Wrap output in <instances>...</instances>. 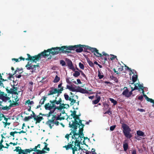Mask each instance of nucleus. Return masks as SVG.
Returning <instances> with one entry per match:
<instances>
[{"mask_svg": "<svg viewBox=\"0 0 154 154\" xmlns=\"http://www.w3.org/2000/svg\"><path fill=\"white\" fill-rule=\"evenodd\" d=\"M66 51V46L52 48L47 50H44L41 54H38L37 55L31 56L29 54H27L28 58L26 59V60H29L32 62H36L39 60L42 57H45L49 56H51L57 55L63 51Z\"/></svg>", "mask_w": 154, "mask_h": 154, "instance_id": "nucleus-1", "label": "nucleus"}, {"mask_svg": "<svg viewBox=\"0 0 154 154\" xmlns=\"http://www.w3.org/2000/svg\"><path fill=\"white\" fill-rule=\"evenodd\" d=\"M72 128L73 129L72 130L70 134L66 135V137L67 139H68L69 137H71L72 138L71 141L68 143L67 145L63 147L65 148L67 150H68L69 149H71V147L70 145L72 144V142L77 143V141L76 140H77L78 138H79L81 136H82V139H84V134L82 133L83 129H82V130L79 131V128H78L77 127Z\"/></svg>", "mask_w": 154, "mask_h": 154, "instance_id": "nucleus-2", "label": "nucleus"}, {"mask_svg": "<svg viewBox=\"0 0 154 154\" xmlns=\"http://www.w3.org/2000/svg\"><path fill=\"white\" fill-rule=\"evenodd\" d=\"M77 142L76 143L72 142V144L70 145L71 147L72 154H89L91 152L85 149L82 148L80 146L81 143H84V139H82V137L78 138L76 140Z\"/></svg>", "mask_w": 154, "mask_h": 154, "instance_id": "nucleus-3", "label": "nucleus"}, {"mask_svg": "<svg viewBox=\"0 0 154 154\" xmlns=\"http://www.w3.org/2000/svg\"><path fill=\"white\" fill-rule=\"evenodd\" d=\"M71 115L73 117V119L69 122V125L70 128H75L78 127L79 131L83 129L84 125L82 123L81 121L79 120L78 116L76 114V111H71Z\"/></svg>", "mask_w": 154, "mask_h": 154, "instance_id": "nucleus-4", "label": "nucleus"}, {"mask_svg": "<svg viewBox=\"0 0 154 154\" xmlns=\"http://www.w3.org/2000/svg\"><path fill=\"white\" fill-rule=\"evenodd\" d=\"M55 118L53 119L52 116L50 117L49 118V119H50L46 122L47 125L49 126L50 128H52V127L54 126V124H55L56 125H59V122L58 121H54V120L56 119L57 120L63 119H64L63 116H62L61 113L60 114H58L57 116L56 115H54Z\"/></svg>", "mask_w": 154, "mask_h": 154, "instance_id": "nucleus-5", "label": "nucleus"}, {"mask_svg": "<svg viewBox=\"0 0 154 154\" xmlns=\"http://www.w3.org/2000/svg\"><path fill=\"white\" fill-rule=\"evenodd\" d=\"M45 108L46 109L49 110L50 112H49L48 114L47 115V116L48 118H49L52 116L53 119H54V112L55 110L56 106L54 105L52 101H51L49 103L45 104Z\"/></svg>", "mask_w": 154, "mask_h": 154, "instance_id": "nucleus-6", "label": "nucleus"}, {"mask_svg": "<svg viewBox=\"0 0 154 154\" xmlns=\"http://www.w3.org/2000/svg\"><path fill=\"white\" fill-rule=\"evenodd\" d=\"M66 50H75L77 52L80 53L83 51L84 48L85 50H86L87 45H79L73 46H66Z\"/></svg>", "mask_w": 154, "mask_h": 154, "instance_id": "nucleus-7", "label": "nucleus"}, {"mask_svg": "<svg viewBox=\"0 0 154 154\" xmlns=\"http://www.w3.org/2000/svg\"><path fill=\"white\" fill-rule=\"evenodd\" d=\"M132 82L130 83V84H131L130 85H131L133 86V87H134V86L136 85L137 84H138L139 85V86H138L137 85V87H138V89L137 90L140 91H141L142 93H143L144 94V91L143 90V84H140L139 82L138 83H136L135 84H134V83L136 82L137 80V75L136 74H134L132 75Z\"/></svg>", "mask_w": 154, "mask_h": 154, "instance_id": "nucleus-8", "label": "nucleus"}, {"mask_svg": "<svg viewBox=\"0 0 154 154\" xmlns=\"http://www.w3.org/2000/svg\"><path fill=\"white\" fill-rule=\"evenodd\" d=\"M137 85L138 86H139V85L138 84H137L136 85L134 86V87H133L131 85H130L132 89V90L130 92L128 91V90L127 88L125 87L124 88V90L122 92V94L127 97H129L132 94V91L135 90H137L138 89Z\"/></svg>", "mask_w": 154, "mask_h": 154, "instance_id": "nucleus-9", "label": "nucleus"}, {"mask_svg": "<svg viewBox=\"0 0 154 154\" xmlns=\"http://www.w3.org/2000/svg\"><path fill=\"white\" fill-rule=\"evenodd\" d=\"M122 127L123 129V132L125 137L128 138H131L132 136L130 133L131 131L130 128L126 125L123 124Z\"/></svg>", "mask_w": 154, "mask_h": 154, "instance_id": "nucleus-10", "label": "nucleus"}, {"mask_svg": "<svg viewBox=\"0 0 154 154\" xmlns=\"http://www.w3.org/2000/svg\"><path fill=\"white\" fill-rule=\"evenodd\" d=\"M37 148L36 146H35L34 148L33 149L30 148L25 150H22L20 148L18 147L16 148V149L17 151L19 152L18 154H27V153H30L33 151L36 152Z\"/></svg>", "mask_w": 154, "mask_h": 154, "instance_id": "nucleus-11", "label": "nucleus"}, {"mask_svg": "<svg viewBox=\"0 0 154 154\" xmlns=\"http://www.w3.org/2000/svg\"><path fill=\"white\" fill-rule=\"evenodd\" d=\"M26 66L28 69L32 70V72L38 71L39 68L38 65H33L31 64H29V63Z\"/></svg>", "mask_w": 154, "mask_h": 154, "instance_id": "nucleus-12", "label": "nucleus"}, {"mask_svg": "<svg viewBox=\"0 0 154 154\" xmlns=\"http://www.w3.org/2000/svg\"><path fill=\"white\" fill-rule=\"evenodd\" d=\"M0 99L2 101L6 102L8 101L9 102H11V100H10V98L7 96V95L3 92H1L0 91Z\"/></svg>", "mask_w": 154, "mask_h": 154, "instance_id": "nucleus-13", "label": "nucleus"}, {"mask_svg": "<svg viewBox=\"0 0 154 154\" xmlns=\"http://www.w3.org/2000/svg\"><path fill=\"white\" fill-rule=\"evenodd\" d=\"M40 115L44 116V115H42L40 113L39 115H36L35 114H34V116H33L34 119L35 121H36L35 124H37V123H39L43 119V117L40 116Z\"/></svg>", "mask_w": 154, "mask_h": 154, "instance_id": "nucleus-14", "label": "nucleus"}, {"mask_svg": "<svg viewBox=\"0 0 154 154\" xmlns=\"http://www.w3.org/2000/svg\"><path fill=\"white\" fill-rule=\"evenodd\" d=\"M54 94H57L55 95V99H56L57 97L60 94H58V92L57 90V89L52 88L49 91L48 94L52 95Z\"/></svg>", "mask_w": 154, "mask_h": 154, "instance_id": "nucleus-15", "label": "nucleus"}, {"mask_svg": "<svg viewBox=\"0 0 154 154\" xmlns=\"http://www.w3.org/2000/svg\"><path fill=\"white\" fill-rule=\"evenodd\" d=\"M78 87V86H75V85H74V86H73L72 85H67L66 88L68 89L70 91L73 92H77Z\"/></svg>", "mask_w": 154, "mask_h": 154, "instance_id": "nucleus-16", "label": "nucleus"}, {"mask_svg": "<svg viewBox=\"0 0 154 154\" xmlns=\"http://www.w3.org/2000/svg\"><path fill=\"white\" fill-rule=\"evenodd\" d=\"M18 89L17 87H13L12 88H11L10 90H9L8 92L10 93L17 94Z\"/></svg>", "mask_w": 154, "mask_h": 154, "instance_id": "nucleus-17", "label": "nucleus"}, {"mask_svg": "<svg viewBox=\"0 0 154 154\" xmlns=\"http://www.w3.org/2000/svg\"><path fill=\"white\" fill-rule=\"evenodd\" d=\"M78 90L77 92H79L82 93L86 94L88 93V92L86 90L81 88L78 86Z\"/></svg>", "mask_w": 154, "mask_h": 154, "instance_id": "nucleus-18", "label": "nucleus"}, {"mask_svg": "<svg viewBox=\"0 0 154 154\" xmlns=\"http://www.w3.org/2000/svg\"><path fill=\"white\" fill-rule=\"evenodd\" d=\"M67 65L69 69H71L73 71H74L75 69L73 66L72 63L71 61L69 60L67 61Z\"/></svg>", "mask_w": 154, "mask_h": 154, "instance_id": "nucleus-19", "label": "nucleus"}, {"mask_svg": "<svg viewBox=\"0 0 154 154\" xmlns=\"http://www.w3.org/2000/svg\"><path fill=\"white\" fill-rule=\"evenodd\" d=\"M86 50H90L91 52L94 53L95 51H96V49H97L96 48H91L88 46L87 45V46L86 47Z\"/></svg>", "mask_w": 154, "mask_h": 154, "instance_id": "nucleus-20", "label": "nucleus"}, {"mask_svg": "<svg viewBox=\"0 0 154 154\" xmlns=\"http://www.w3.org/2000/svg\"><path fill=\"white\" fill-rule=\"evenodd\" d=\"M62 83H61L58 85V89L57 90L58 92V94H60L62 93V91L63 90V87L62 86Z\"/></svg>", "mask_w": 154, "mask_h": 154, "instance_id": "nucleus-21", "label": "nucleus"}, {"mask_svg": "<svg viewBox=\"0 0 154 154\" xmlns=\"http://www.w3.org/2000/svg\"><path fill=\"white\" fill-rule=\"evenodd\" d=\"M69 106L68 105L65 104H62L60 105L59 108L60 109H63L66 108V109H68L69 107Z\"/></svg>", "mask_w": 154, "mask_h": 154, "instance_id": "nucleus-22", "label": "nucleus"}, {"mask_svg": "<svg viewBox=\"0 0 154 154\" xmlns=\"http://www.w3.org/2000/svg\"><path fill=\"white\" fill-rule=\"evenodd\" d=\"M61 101V98H60L57 101L55 100L52 101V102L53 103H54V105H55V104L58 105L60 104V105L62 104L60 103Z\"/></svg>", "mask_w": 154, "mask_h": 154, "instance_id": "nucleus-23", "label": "nucleus"}, {"mask_svg": "<svg viewBox=\"0 0 154 154\" xmlns=\"http://www.w3.org/2000/svg\"><path fill=\"white\" fill-rule=\"evenodd\" d=\"M127 69L129 70V74L130 75H132L135 74L136 73V71L134 70H131V69L129 68L128 67H126Z\"/></svg>", "mask_w": 154, "mask_h": 154, "instance_id": "nucleus-24", "label": "nucleus"}, {"mask_svg": "<svg viewBox=\"0 0 154 154\" xmlns=\"http://www.w3.org/2000/svg\"><path fill=\"white\" fill-rule=\"evenodd\" d=\"M108 56L109 58V60H113L115 59L117 60V56L112 54H110Z\"/></svg>", "mask_w": 154, "mask_h": 154, "instance_id": "nucleus-25", "label": "nucleus"}, {"mask_svg": "<svg viewBox=\"0 0 154 154\" xmlns=\"http://www.w3.org/2000/svg\"><path fill=\"white\" fill-rule=\"evenodd\" d=\"M94 54L97 57H102V54L99 52V51L97 50V49L96 51H95Z\"/></svg>", "mask_w": 154, "mask_h": 154, "instance_id": "nucleus-26", "label": "nucleus"}, {"mask_svg": "<svg viewBox=\"0 0 154 154\" xmlns=\"http://www.w3.org/2000/svg\"><path fill=\"white\" fill-rule=\"evenodd\" d=\"M142 93V94H143V96L144 97H145L147 101H148L149 102H150L152 103H154V100H153L152 99L149 98L148 97H147V96L146 95L144 94H144H143V93Z\"/></svg>", "mask_w": 154, "mask_h": 154, "instance_id": "nucleus-27", "label": "nucleus"}, {"mask_svg": "<svg viewBox=\"0 0 154 154\" xmlns=\"http://www.w3.org/2000/svg\"><path fill=\"white\" fill-rule=\"evenodd\" d=\"M25 58L22 57H20L18 59H16V58H12V61L14 60L16 62H18L20 61L21 60H25Z\"/></svg>", "mask_w": 154, "mask_h": 154, "instance_id": "nucleus-28", "label": "nucleus"}, {"mask_svg": "<svg viewBox=\"0 0 154 154\" xmlns=\"http://www.w3.org/2000/svg\"><path fill=\"white\" fill-rule=\"evenodd\" d=\"M137 134L138 136H142V137H145V135L144 134V133L143 132L140 131H137Z\"/></svg>", "mask_w": 154, "mask_h": 154, "instance_id": "nucleus-29", "label": "nucleus"}, {"mask_svg": "<svg viewBox=\"0 0 154 154\" xmlns=\"http://www.w3.org/2000/svg\"><path fill=\"white\" fill-rule=\"evenodd\" d=\"M123 147L124 148V149L125 151H126L127 150V149L128 148V145L127 143H126L125 141L123 143Z\"/></svg>", "mask_w": 154, "mask_h": 154, "instance_id": "nucleus-30", "label": "nucleus"}, {"mask_svg": "<svg viewBox=\"0 0 154 154\" xmlns=\"http://www.w3.org/2000/svg\"><path fill=\"white\" fill-rule=\"evenodd\" d=\"M26 103L29 106H30L34 104V102L32 101H31L29 100L26 101Z\"/></svg>", "mask_w": 154, "mask_h": 154, "instance_id": "nucleus-31", "label": "nucleus"}, {"mask_svg": "<svg viewBox=\"0 0 154 154\" xmlns=\"http://www.w3.org/2000/svg\"><path fill=\"white\" fill-rule=\"evenodd\" d=\"M100 99V97H97V99L96 100H95L93 101V104H96L98 103Z\"/></svg>", "mask_w": 154, "mask_h": 154, "instance_id": "nucleus-32", "label": "nucleus"}, {"mask_svg": "<svg viewBox=\"0 0 154 154\" xmlns=\"http://www.w3.org/2000/svg\"><path fill=\"white\" fill-rule=\"evenodd\" d=\"M60 80V77H58L57 75L55 76V79L53 81L54 83H57Z\"/></svg>", "mask_w": 154, "mask_h": 154, "instance_id": "nucleus-33", "label": "nucleus"}, {"mask_svg": "<svg viewBox=\"0 0 154 154\" xmlns=\"http://www.w3.org/2000/svg\"><path fill=\"white\" fill-rule=\"evenodd\" d=\"M109 100L111 101V102L113 103L114 105H116L117 103V102L116 100H115L113 99L112 98H109Z\"/></svg>", "mask_w": 154, "mask_h": 154, "instance_id": "nucleus-34", "label": "nucleus"}, {"mask_svg": "<svg viewBox=\"0 0 154 154\" xmlns=\"http://www.w3.org/2000/svg\"><path fill=\"white\" fill-rule=\"evenodd\" d=\"M80 73L79 72L76 71H75V73L73 74V75L75 77H77L80 75Z\"/></svg>", "mask_w": 154, "mask_h": 154, "instance_id": "nucleus-35", "label": "nucleus"}, {"mask_svg": "<svg viewBox=\"0 0 154 154\" xmlns=\"http://www.w3.org/2000/svg\"><path fill=\"white\" fill-rule=\"evenodd\" d=\"M98 76L100 79H102L103 77V75L102 74V73L99 70L98 71Z\"/></svg>", "mask_w": 154, "mask_h": 154, "instance_id": "nucleus-36", "label": "nucleus"}, {"mask_svg": "<svg viewBox=\"0 0 154 154\" xmlns=\"http://www.w3.org/2000/svg\"><path fill=\"white\" fill-rule=\"evenodd\" d=\"M45 100V98H43L40 100L39 103L41 105H42L44 104Z\"/></svg>", "mask_w": 154, "mask_h": 154, "instance_id": "nucleus-37", "label": "nucleus"}, {"mask_svg": "<svg viewBox=\"0 0 154 154\" xmlns=\"http://www.w3.org/2000/svg\"><path fill=\"white\" fill-rule=\"evenodd\" d=\"M79 66L80 69H83L84 68V66L83 64L81 63H79Z\"/></svg>", "mask_w": 154, "mask_h": 154, "instance_id": "nucleus-38", "label": "nucleus"}, {"mask_svg": "<svg viewBox=\"0 0 154 154\" xmlns=\"http://www.w3.org/2000/svg\"><path fill=\"white\" fill-rule=\"evenodd\" d=\"M32 114L30 116H28L27 117H26V118L27 119V120H28L31 119L33 118V116H34V113L33 112H32Z\"/></svg>", "mask_w": 154, "mask_h": 154, "instance_id": "nucleus-39", "label": "nucleus"}, {"mask_svg": "<svg viewBox=\"0 0 154 154\" xmlns=\"http://www.w3.org/2000/svg\"><path fill=\"white\" fill-rule=\"evenodd\" d=\"M4 80L2 79V77L1 75H0V86H3V84L2 83V81H4Z\"/></svg>", "mask_w": 154, "mask_h": 154, "instance_id": "nucleus-40", "label": "nucleus"}, {"mask_svg": "<svg viewBox=\"0 0 154 154\" xmlns=\"http://www.w3.org/2000/svg\"><path fill=\"white\" fill-rule=\"evenodd\" d=\"M64 97L65 98L66 100H69L70 98V97H69V95L66 94H64Z\"/></svg>", "mask_w": 154, "mask_h": 154, "instance_id": "nucleus-41", "label": "nucleus"}, {"mask_svg": "<svg viewBox=\"0 0 154 154\" xmlns=\"http://www.w3.org/2000/svg\"><path fill=\"white\" fill-rule=\"evenodd\" d=\"M143 95H140L138 96V99L140 100L141 101H142L143 100Z\"/></svg>", "mask_w": 154, "mask_h": 154, "instance_id": "nucleus-42", "label": "nucleus"}, {"mask_svg": "<svg viewBox=\"0 0 154 154\" xmlns=\"http://www.w3.org/2000/svg\"><path fill=\"white\" fill-rule=\"evenodd\" d=\"M70 101H71V103L70 104L72 105L73 104L75 103V102L76 101L74 99H71V98H70L69 100Z\"/></svg>", "mask_w": 154, "mask_h": 154, "instance_id": "nucleus-43", "label": "nucleus"}, {"mask_svg": "<svg viewBox=\"0 0 154 154\" xmlns=\"http://www.w3.org/2000/svg\"><path fill=\"white\" fill-rule=\"evenodd\" d=\"M44 143L45 144V146L44 148V149H46L47 150H48V151H49V148L47 147V143H45V142H44Z\"/></svg>", "mask_w": 154, "mask_h": 154, "instance_id": "nucleus-44", "label": "nucleus"}, {"mask_svg": "<svg viewBox=\"0 0 154 154\" xmlns=\"http://www.w3.org/2000/svg\"><path fill=\"white\" fill-rule=\"evenodd\" d=\"M37 151L39 152V153L40 154H42L43 153H45V151L44 150H40L39 149H38L37 150Z\"/></svg>", "mask_w": 154, "mask_h": 154, "instance_id": "nucleus-45", "label": "nucleus"}, {"mask_svg": "<svg viewBox=\"0 0 154 154\" xmlns=\"http://www.w3.org/2000/svg\"><path fill=\"white\" fill-rule=\"evenodd\" d=\"M70 78L69 77H67L66 78V82L67 83H70L71 82V81H70Z\"/></svg>", "mask_w": 154, "mask_h": 154, "instance_id": "nucleus-46", "label": "nucleus"}, {"mask_svg": "<svg viewBox=\"0 0 154 154\" xmlns=\"http://www.w3.org/2000/svg\"><path fill=\"white\" fill-rule=\"evenodd\" d=\"M60 63L62 66H64L65 65V63L64 61L61 60L60 61Z\"/></svg>", "mask_w": 154, "mask_h": 154, "instance_id": "nucleus-47", "label": "nucleus"}, {"mask_svg": "<svg viewBox=\"0 0 154 154\" xmlns=\"http://www.w3.org/2000/svg\"><path fill=\"white\" fill-rule=\"evenodd\" d=\"M115 127H116V126L115 125H113V126H111L110 127V130L111 131H112L115 129Z\"/></svg>", "mask_w": 154, "mask_h": 154, "instance_id": "nucleus-48", "label": "nucleus"}, {"mask_svg": "<svg viewBox=\"0 0 154 154\" xmlns=\"http://www.w3.org/2000/svg\"><path fill=\"white\" fill-rule=\"evenodd\" d=\"M106 113H107V114H109V115H110L111 114V112L110 110H107L106 112L104 114H106Z\"/></svg>", "mask_w": 154, "mask_h": 154, "instance_id": "nucleus-49", "label": "nucleus"}, {"mask_svg": "<svg viewBox=\"0 0 154 154\" xmlns=\"http://www.w3.org/2000/svg\"><path fill=\"white\" fill-rule=\"evenodd\" d=\"M5 120V121L6 122L5 123V127H6V126L8 125H10V123H7V122L6 121V120ZM8 120V119H7V120Z\"/></svg>", "mask_w": 154, "mask_h": 154, "instance_id": "nucleus-50", "label": "nucleus"}, {"mask_svg": "<svg viewBox=\"0 0 154 154\" xmlns=\"http://www.w3.org/2000/svg\"><path fill=\"white\" fill-rule=\"evenodd\" d=\"M138 110L140 112H143L145 111L144 110L142 109H138Z\"/></svg>", "mask_w": 154, "mask_h": 154, "instance_id": "nucleus-51", "label": "nucleus"}, {"mask_svg": "<svg viewBox=\"0 0 154 154\" xmlns=\"http://www.w3.org/2000/svg\"><path fill=\"white\" fill-rule=\"evenodd\" d=\"M10 134L11 136H13V137H14V132H11L10 133Z\"/></svg>", "mask_w": 154, "mask_h": 154, "instance_id": "nucleus-52", "label": "nucleus"}, {"mask_svg": "<svg viewBox=\"0 0 154 154\" xmlns=\"http://www.w3.org/2000/svg\"><path fill=\"white\" fill-rule=\"evenodd\" d=\"M131 154H136V151L135 150H133Z\"/></svg>", "mask_w": 154, "mask_h": 154, "instance_id": "nucleus-53", "label": "nucleus"}, {"mask_svg": "<svg viewBox=\"0 0 154 154\" xmlns=\"http://www.w3.org/2000/svg\"><path fill=\"white\" fill-rule=\"evenodd\" d=\"M33 154H40L39 152L37 151V150H36V152H34Z\"/></svg>", "mask_w": 154, "mask_h": 154, "instance_id": "nucleus-54", "label": "nucleus"}, {"mask_svg": "<svg viewBox=\"0 0 154 154\" xmlns=\"http://www.w3.org/2000/svg\"><path fill=\"white\" fill-rule=\"evenodd\" d=\"M77 82L78 83H79V84H81V82L80 79H77Z\"/></svg>", "mask_w": 154, "mask_h": 154, "instance_id": "nucleus-55", "label": "nucleus"}, {"mask_svg": "<svg viewBox=\"0 0 154 154\" xmlns=\"http://www.w3.org/2000/svg\"><path fill=\"white\" fill-rule=\"evenodd\" d=\"M26 132L23 131H20L18 133L20 134L21 133H25Z\"/></svg>", "mask_w": 154, "mask_h": 154, "instance_id": "nucleus-56", "label": "nucleus"}, {"mask_svg": "<svg viewBox=\"0 0 154 154\" xmlns=\"http://www.w3.org/2000/svg\"><path fill=\"white\" fill-rule=\"evenodd\" d=\"M89 64L91 66H92L93 65V63L91 62H90L89 63Z\"/></svg>", "mask_w": 154, "mask_h": 154, "instance_id": "nucleus-57", "label": "nucleus"}, {"mask_svg": "<svg viewBox=\"0 0 154 154\" xmlns=\"http://www.w3.org/2000/svg\"><path fill=\"white\" fill-rule=\"evenodd\" d=\"M102 54H103V55H105V56H108V55L106 53H105L104 52H103L102 53Z\"/></svg>", "mask_w": 154, "mask_h": 154, "instance_id": "nucleus-58", "label": "nucleus"}, {"mask_svg": "<svg viewBox=\"0 0 154 154\" xmlns=\"http://www.w3.org/2000/svg\"><path fill=\"white\" fill-rule=\"evenodd\" d=\"M81 75L84 77H85V75L84 74V73L82 72V73H81Z\"/></svg>", "mask_w": 154, "mask_h": 154, "instance_id": "nucleus-59", "label": "nucleus"}, {"mask_svg": "<svg viewBox=\"0 0 154 154\" xmlns=\"http://www.w3.org/2000/svg\"><path fill=\"white\" fill-rule=\"evenodd\" d=\"M95 149H92L91 150V152H95Z\"/></svg>", "mask_w": 154, "mask_h": 154, "instance_id": "nucleus-60", "label": "nucleus"}, {"mask_svg": "<svg viewBox=\"0 0 154 154\" xmlns=\"http://www.w3.org/2000/svg\"><path fill=\"white\" fill-rule=\"evenodd\" d=\"M2 147H4L3 145H0V149Z\"/></svg>", "mask_w": 154, "mask_h": 154, "instance_id": "nucleus-61", "label": "nucleus"}, {"mask_svg": "<svg viewBox=\"0 0 154 154\" xmlns=\"http://www.w3.org/2000/svg\"><path fill=\"white\" fill-rule=\"evenodd\" d=\"M93 96H90L89 97V98L90 99H92L93 98Z\"/></svg>", "mask_w": 154, "mask_h": 154, "instance_id": "nucleus-62", "label": "nucleus"}, {"mask_svg": "<svg viewBox=\"0 0 154 154\" xmlns=\"http://www.w3.org/2000/svg\"><path fill=\"white\" fill-rule=\"evenodd\" d=\"M3 142V140H2L1 141V142H0V145H2V143Z\"/></svg>", "mask_w": 154, "mask_h": 154, "instance_id": "nucleus-63", "label": "nucleus"}, {"mask_svg": "<svg viewBox=\"0 0 154 154\" xmlns=\"http://www.w3.org/2000/svg\"><path fill=\"white\" fill-rule=\"evenodd\" d=\"M40 145L39 144H38L37 146V147L38 148H40Z\"/></svg>", "mask_w": 154, "mask_h": 154, "instance_id": "nucleus-64", "label": "nucleus"}]
</instances>
